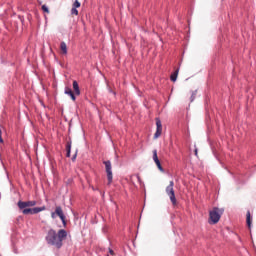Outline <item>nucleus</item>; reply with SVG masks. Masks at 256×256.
<instances>
[{
  "mask_svg": "<svg viewBox=\"0 0 256 256\" xmlns=\"http://www.w3.org/2000/svg\"><path fill=\"white\" fill-rule=\"evenodd\" d=\"M138 181H141V177L137 176Z\"/></svg>",
  "mask_w": 256,
  "mask_h": 256,
  "instance_id": "26",
  "label": "nucleus"
},
{
  "mask_svg": "<svg viewBox=\"0 0 256 256\" xmlns=\"http://www.w3.org/2000/svg\"><path fill=\"white\" fill-rule=\"evenodd\" d=\"M173 187H175V182L170 181L169 185L166 187V193L170 197L172 205H177V198L175 197V190Z\"/></svg>",
  "mask_w": 256,
  "mask_h": 256,
  "instance_id": "4",
  "label": "nucleus"
},
{
  "mask_svg": "<svg viewBox=\"0 0 256 256\" xmlns=\"http://www.w3.org/2000/svg\"><path fill=\"white\" fill-rule=\"evenodd\" d=\"M195 155H197V149H195Z\"/></svg>",
  "mask_w": 256,
  "mask_h": 256,
  "instance_id": "28",
  "label": "nucleus"
},
{
  "mask_svg": "<svg viewBox=\"0 0 256 256\" xmlns=\"http://www.w3.org/2000/svg\"><path fill=\"white\" fill-rule=\"evenodd\" d=\"M67 239V230L60 229L58 232L55 229L51 228L48 230L45 241L47 245L56 247V249H61L63 247V241Z\"/></svg>",
  "mask_w": 256,
  "mask_h": 256,
  "instance_id": "1",
  "label": "nucleus"
},
{
  "mask_svg": "<svg viewBox=\"0 0 256 256\" xmlns=\"http://www.w3.org/2000/svg\"><path fill=\"white\" fill-rule=\"evenodd\" d=\"M35 205H37V201H35V200L26 201V202L19 200L17 203V206L19 209H25L27 207H35Z\"/></svg>",
  "mask_w": 256,
  "mask_h": 256,
  "instance_id": "7",
  "label": "nucleus"
},
{
  "mask_svg": "<svg viewBox=\"0 0 256 256\" xmlns=\"http://www.w3.org/2000/svg\"><path fill=\"white\" fill-rule=\"evenodd\" d=\"M104 165L106 168V173H107V179H108V185H111L113 183V170L111 166V161H104Z\"/></svg>",
  "mask_w": 256,
  "mask_h": 256,
  "instance_id": "5",
  "label": "nucleus"
},
{
  "mask_svg": "<svg viewBox=\"0 0 256 256\" xmlns=\"http://www.w3.org/2000/svg\"><path fill=\"white\" fill-rule=\"evenodd\" d=\"M65 95H69V97L72 99V101H77L76 94L73 93V90L70 87H65L64 89Z\"/></svg>",
  "mask_w": 256,
  "mask_h": 256,
  "instance_id": "8",
  "label": "nucleus"
},
{
  "mask_svg": "<svg viewBox=\"0 0 256 256\" xmlns=\"http://www.w3.org/2000/svg\"><path fill=\"white\" fill-rule=\"evenodd\" d=\"M45 209H47V207H45V206L34 207V208H32L33 215H37V213H41V211H45Z\"/></svg>",
  "mask_w": 256,
  "mask_h": 256,
  "instance_id": "10",
  "label": "nucleus"
},
{
  "mask_svg": "<svg viewBox=\"0 0 256 256\" xmlns=\"http://www.w3.org/2000/svg\"><path fill=\"white\" fill-rule=\"evenodd\" d=\"M162 133H163V124L161 123V119L156 118V132L154 134V139H159Z\"/></svg>",
  "mask_w": 256,
  "mask_h": 256,
  "instance_id": "6",
  "label": "nucleus"
},
{
  "mask_svg": "<svg viewBox=\"0 0 256 256\" xmlns=\"http://www.w3.org/2000/svg\"><path fill=\"white\" fill-rule=\"evenodd\" d=\"M153 161L154 163H159V157L157 156V150H153Z\"/></svg>",
  "mask_w": 256,
  "mask_h": 256,
  "instance_id": "17",
  "label": "nucleus"
},
{
  "mask_svg": "<svg viewBox=\"0 0 256 256\" xmlns=\"http://www.w3.org/2000/svg\"><path fill=\"white\" fill-rule=\"evenodd\" d=\"M73 7H75L76 9H79V7H81V2H79V0H75Z\"/></svg>",
  "mask_w": 256,
  "mask_h": 256,
  "instance_id": "19",
  "label": "nucleus"
},
{
  "mask_svg": "<svg viewBox=\"0 0 256 256\" xmlns=\"http://www.w3.org/2000/svg\"><path fill=\"white\" fill-rule=\"evenodd\" d=\"M77 153H79V150L75 151V154L72 157V161H75V159H77Z\"/></svg>",
  "mask_w": 256,
  "mask_h": 256,
  "instance_id": "23",
  "label": "nucleus"
},
{
  "mask_svg": "<svg viewBox=\"0 0 256 256\" xmlns=\"http://www.w3.org/2000/svg\"><path fill=\"white\" fill-rule=\"evenodd\" d=\"M246 223L248 225V227L251 229V211H247V214H246Z\"/></svg>",
  "mask_w": 256,
  "mask_h": 256,
  "instance_id": "13",
  "label": "nucleus"
},
{
  "mask_svg": "<svg viewBox=\"0 0 256 256\" xmlns=\"http://www.w3.org/2000/svg\"><path fill=\"white\" fill-rule=\"evenodd\" d=\"M102 197H105V192L102 193Z\"/></svg>",
  "mask_w": 256,
  "mask_h": 256,
  "instance_id": "27",
  "label": "nucleus"
},
{
  "mask_svg": "<svg viewBox=\"0 0 256 256\" xmlns=\"http://www.w3.org/2000/svg\"><path fill=\"white\" fill-rule=\"evenodd\" d=\"M92 189H93V191H99L100 193H103V192H101L98 188H93V187H92Z\"/></svg>",
  "mask_w": 256,
  "mask_h": 256,
  "instance_id": "25",
  "label": "nucleus"
},
{
  "mask_svg": "<svg viewBox=\"0 0 256 256\" xmlns=\"http://www.w3.org/2000/svg\"><path fill=\"white\" fill-rule=\"evenodd\" d=\"M223 213H225V209L223 208H219V207L212 208V210L209 211V223L211 225H217Z\"/></svg>",
  "mask_w": 256,
  "mask_h": 256,
  "instance_id": "2",
  "label": "nucleus"
},
{
  "mask_svg": "<svg viewBox=\"0 0 256 256\" xmlns=\"http://www.w3.org/2000/svg\"><path fill=\"white\" fill-rule=\"evenodd\" d=\"M71 14H72V15H79V11L77 10L76 7H72V9H71Z\"/></svg>",
  "mask_w": 256,
  "mask_h": 256,
  "instance_id": "20",
  "label": "nucleus"
},
{
  "mask_svg": "<svg viewBox=\"0 0 256 256\" xmlns=\"http://www.w3.org/2000/svg\"><path fill=\"white\" fill-rule=\"evenodd\" d=\"M71 145H72V142L71 140H69L66 144V157H71Z\"/></svg>",
  "mask_w": 256,
  "mask_h": 256,
  "instance_id": "11",
  "label": "nucleus"
},
{
  "mask_svg": "<svg viewBox=\"0 0 256 256\" xmlns=\"http://www.w3.org/2000/svg\"><path fill=\"white\" fill-rule=\"evenodd\" d=\"M72 85H73L75 95L77 96L81 95V89L79 88V83L77 82V80H74Z\"/></svg>",
  "mask_w": 256,
  "mask_h": 256,
  "instance_id": "9",
  "label": "nucleus"
},
{
  "mask_svg": "<svg viewBox=\"0 0 256 256\" xmlns=\"http://www.w3.org/2000/svg\"><path fill=\"white\" fill-rule=\"evenodd\" d=\"M177 75H179V69H177L174 73L171 74L170 80L175 83L177 81Z\"/></svg>",
  "mask_w": 256,
  "mask_h": 256,
  "instance_id": "15",
  "label": "nucleus"
},
{
  "mask_svg": "<svg viewBox=\"0 0 256 256\" xmlns=\"http://www.w3.org/2000/svg\"><path fill=\"white\" fill-rule=\"evenodd\" d=\"M52 219H56V217H59L62 221L63 227H67V220L65 213H63V208L61 206H56V209L54 212L51 213Z\"/></svg>",
  "mask_w": 256,
  "mask_h": 256,
  "instance_id": "3",
  "label": "nucleus"
},
{
  "mask_svg": "<svg viewBox=\"0 0 256 256\" xmlns=\"http://www.w3.org/2000/svg\"><path fill=\"white\" fill-rule=\"evenodd\" d=\"M156 165H157L159 171H161V173H165V169H163V166H161V161L160 162H156Z\"/></svg>",
  "mask_w": 256,
  "mask_h": 256,
  "instance_id": "18",
  "label": "nucleus"
},
{
  "mask_svg": "<svg viewBox=\"0 0 256 256\" xmlns=\"http://www.w3.org/2000/svg\"><path fill=\"white\" fill-rule=\"evenodd\" d=\"M196 97H197V90H194L191 92L190 102L193 103Z\"/></svg>",
  "mask_w": 256,
  "mask_h": 256,
  "instance_id": "16",
  "label": "nucleus"
},
{
  "mask_svg": "<svg viewBox=\"0 0 256 256\" xmlns=\"http://www.w3.org/2000/svg\"><path fill=\"white\" fill-rule=\"evenodd\" d=\"M3 131L1 130V128H0V143H3L4 141H3Z\"/></svg>",
  "mask_w": 256,
  "mask_h": 256,
  "instance_id": "22",
  "label": "nucleus"
},
{
  "mask_svg": "<svg viewBox=\"0 0 256 256\" xmlns=\"http://www.w3.org/2000/svg\"><path fill=\"white\" fill-rule=\"evenodd\" d=\"M42 11L44 13H49V7L47 5H42Z\"/></svg>",
  "mask_w": 256,
  "mask_h": 256,
  "instance_id": "21",
  "label": "nucleus"
},
{
  "mask_svg": "<svg viewBox=\"0 0 256 256\" xmlns=\"http://www.w3.org/2000/svg\"><path fill=\"white\" fill-rule=\"evenodd\" d=\"M109 253L110 255H115V252L113 251V249H109Z\"/></svg>",
  "mask_w": 256,
  "mask_h": 256,
  "instance_id": "24",
  "label": "nucleus"
},
{
  "mask_svg": "<svg viewBox=\"0 0 256 256\" xmlns=\"http://www.w3.org/2000/svg\"><path fill=\"white\" fill-rule=\"evenodd\" d=\"M60 49L64 55H67V44L65 42L60 43Z\"/></svg>",
  "mask_w": 256,
  "mask_h": 256,
  "instance_id": "14",
  "label": "nucleus"
},
{
  "mask_svg": "<svg viewBox=\"0 0 256 256\" xmlns=\"http://www.w3.org/2000/svg\"><path fill=\"white\" fill-rule=\"evenodd\" d=\"M23 215H33V208H23L20 209Z\"/></svg>",
  "mask_w": 256,
  "mask_h": 256,
  "instance_id": "12",
  "label": "nucleus"
}]
</instances>
